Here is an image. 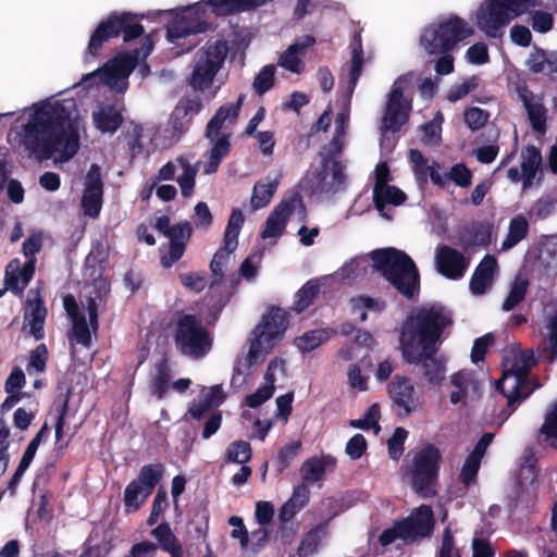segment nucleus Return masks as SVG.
<instances>
[{
    "label": "nucleus",
    "mask_w": 557,
    "mask_h": 557,
    "mask_svg": "<svg viewBox=\"0 0 557 557\" xmlns=\"http://www.w3.org/2000/svg\"><path fill=\"white\" fill-rule=\"evenodd\" d=\"M139 52L136 51L135 55L123 54L112 60L111 65H106L102 70L106 83L112 85L117 81L126 79L137 64Z\"/></svg>",
    "instance_id": "obj_31"
},
{
    "label": "nucleus",
    "mask_w": 557,
    "mask_h": 557,
    "mask_svg": "<svg viewBox=\"0 0 557 557\" xmlns=\"http://www.w3.org/2000/svg\"><path fill=\"white\" fill-rule=\"evenodd\" d=\"M228 461L246 463L251 458V448L248 442L236 441L230 444L226 450Z\"/></svg>",
    "instance_id": "obj_54"
},
{
    "label": "nucleus",
    "mask_w": 557,
    "mask_h": 557,
    "mask_svg": "<svg viewBox=\"0 0 557 557\" xmlns=\"http://www.w3.org/2000/svg\"><path fill=\"white\" fill-rule=\"evenodd\" d=\"M406 194L396 186L386 185L381 188L379 187L377 189H373L374 207L383 216H386L384 214L386 205L400 206L406 201Z\"/></svg>",
    "instance_id": "obj_35"
},
{
    "label": "nucleus",
    "mask_w": 557,
    "mask_h": 557,
    "mask_svg": "<svg viewBox=\"0 0 557 557\" xmlns=\"http://www.w3.org/2000/svg\"><path fill=\"white\" fill-rule=\"evenodd\" d=\"M191 222L197 230L207 231L210 228L213 223V215L206 202L199 201L195 206Z\"/></svg>",
    "instance_id": "obj_56"
},
{
    "label": "nucleus",
    "mask_w": 557,
    "mask_h": 557,
    "mask_svg": "<svg viewBox=\"0 0 557 557\" xmlns=\"http://www.w3.org/2000/svg\"><path fill=\"white\" fill-rule=\"evenodd\" d=\"M411 102L408 100L387 99L382 117V133H397L408 122Z\"/></svg>",
    "instance_id": "obj_25"
},
{
    "label": "nucleus",
    "mask_w": 557,
    "mask_h": 557,
    "mask_svg": "<svg viewBox=\"0 0 557 557\" xmlns=\"http://www.w3.org/2000/svg\"><path fill=\"white\" fill-rule=\"evenodd\" d=\"M492 237L491 225L482 222H472L459 232V243L463 249L473 246H488Z\"/></svg>",
    "instance_id": "obj_30"
},
{
    "label": "nucleus",
    "mask_w": 557,
    "mask_h": 557,
    "mask_svg": "<svg viewBox=\"0 0 557 557\" xmlns=\"http://www.w3.org/2000/svg\"><path fill=\"white\" fill-rule=\"evenodd\" d=\"M388 393L393 403L399 408V416H408L418 407L416 389L409 379L395 376L388 384Z\"/></svg>",
    "instance_id": "obj_22"
},
{
    "label": "nucleus",
    "mask_w": 557,
    "mask_h": 557,
    "mask_svg": "<svg viewBox=\"0 0 557 557\" xmlns=\"http://www.w3.org/2000/svg\"><path fill=\"white\" fill-rule=\"evenodd\" d=\"M521 171L523 173V187L532 185L542 162L541 150L534 145H527L521 151Z\"/></svg>",
    "instance_id": "obj_34"
},
{
    "label": "nucleus",
    "mask_w": 557,
    "mask_h": 557,
    "mask_svg": "<svg viewBox=\"0 0 557 557\" xmlns=\"http://www.w3.org/2000/svg\"><path fill=\"white\" fill-rule=\"evenodd\" d=\"M113 28L119 37L123 35V40L129 42L141 37L145 33L144 26L140 24V17L131 12H111L109 15Z\"/></svg>",
    "instance_id": "obj_26"
},
{
    "label": "nucleus",
    "mask_w": 557,
    "mask_h": 557,
    "mask_svg": "<svg viewBox=\"0 0 557 557\" xmlns=\"http://www.w3.org/2000/svg\"><path fill=\"white\" fill-rule=\"evenodd\" d=\"M529 286L530 282L525 276L521 274L516 275L511 282L510 290L502 305V309L504 311L513 310L524 300Z\"/></svg>",
    "instance_id": "obj_39"
},
{
    "label": "nucleus",
    "mask_w": 557,
    "mask_h": 557,
    "mask_svg": "<svg viewBox=\"0 0 557 557\" xmlns=\"http://www.w3.org/2000/svg\"><path fill=\"white\" fill-rule=\"evenodd\" d=\"M20 144L38 160L60 153V161L65 162L78 150V127L62 102L42 101L34 106V112L22 127Z\"/></svg>",
    "instance_id": "obj_1"
},
{
    "label": "nucleus",
    "mask_w": 557,
    "mask_h": 557,
    "mask_svg": "<svg viewBox=\"0 0 557 557\" xmlns=\"http://www.w3.org/2000/svg\"><path fill=\"white\" fill-rule=\"evenodd\" d=\"M447 177L457 186L468 188L472 184L473 174L465 163H456L447 172Z\"/></svg>",
    "instance_id": "obj_55"
},
{
    "label": "nucleus",
    "mask_w": 557,
    "mask_h": 557,
    "mask_svg": "<svg viewBox=\"0 0 557 557\" xmlns=\"http://www.w3.org/2000/svg\"><path fill=\"white\" fill-rule=\"evenodd\" d=\"M453 391L449 394L451 405L468 406L476 401L481 396L482 383L474 374L467 370H460L450 376Z\"/></svg>",
    "instance_id": "obj_16"
},
{
    "label": "nucleus",
    "mask_w": 557,
    "mask_h": 557,
    "mask_svg": "<svg viewBox=\"0 0 557 557\" xmlns=\"http://www.w3.org/2000/svg\"><path fill=\"white\" fill-rule=\"evenodd\" d=\"M288 313L282 308H272L255 326L249 338V348H273L288 326Z\"/></svg>",
    "instance_id": "obj_10"
},
{
    "label": "nucleus",
    "mask_w": 557,
    "mask_h": 557,
    "mask_svg": "<svg viewBox=\"0 0 557 557\" xmlns=\"http://www.w3.org/2000/svg\"><path fill=\"white\" fill-rule=\"evenodd\" d=\"M277 186L278 182L276 180L270 183H256L250 199L251 207L255 210L267 207L274 196Z\"/></svg>",
    "instance_id": "obj_45"
},
{
    "label": "nucleus",
    "mask_w": 557,
    "mask_h": 557,
    "mask_svg": "<svg viewBox=\"0 0 557 557\" xmlns=\"http://www.w3.org/2000/svg\"><path fill=\"white\" fill-rule=\"evenodd\" d=\"M344 141L342 139L333 138L329 141L327 145L323 146L320 150L321 156V180L325 177L326 170L330 166V163L333 161H337L336 158L343 152Z\"/></svg>",
    "instance_id": "obj_48"
},
{
    "label": "nucleus",
    "mask_w": 557,
    "mask_h": 557,
    "mask_svg": "<svg viewBox=\"0 0 557 557\" xmlns=\"http://www.w3.org/2000/svg\"><path fill=\"white\" fill-rule=\"evenodd\" d=\"M296 52V46H289L280 57L278 65L285 70L299 74L301 71V61Z\"/></svg>",
    "instance_id": "obj_62"
},
{
    "label": "nucleus",
    "mask_w": 557,
    "mask_h": 557,
    "mask_svg": "<svg viewBox=\"0 0 557 557\" xmlns=\"http://www.w3.org/2000/svg\"><path fill=\"white\" fill-rule=\"evenodd\" d=\"M434 520L431 507L420 506L411 516L399 522L400 539L414 541L429 536L433 530Z\"/></svg>",
    "instance_id": "obj_17"
},
{
    "label": "nucleus",
    "mask_w": 557,
    "mask_h": 557,
    "mask_svg": "<svg viewBox=\"0 0 557 557\" xmlns=\"http://www.w3.org/2000/svg\"><path fill=\"white\" fill-rule=\"evenodd\" d=\"M488 117V112L478 107H471L463 112L465 122L471 131H478L483 127Z\"/></svg>",
    "instance_id": "obj_60"
},
{
    "label": "nucleus",
    "mask_w": 557,
    "mask_h": 557,
    "mask_svg": "<svg viewBox=\"0 0 557 557\" xmlns=\"http://www.w3.org/2000/svg\"><path fill=\"white\" fill-rule=\"evenodd\" d=\"M176 162L182 166L183 173L176 180L183 197H189L196 184L197 168L191 165L185 158L180 157Z\"/></svg>",
    "instance_id": "obj_46"
},
{
    "label": "nucleus",
    "mask_w": 557,
    "mask_h": 557,
    "mask_svg": "<svg viewBox=\"0 0 557 557\" xmlns=\"http://www.w3.org/2000/svg\"><path fill=\"white\" fill-rule=\"evenodd\" d=\"M171 377L172 374L166 361H161L157 366V372L151 383V391L158 398H162L166 393Z\"/></svg>",
    "instance_id": "obj_52"
},
{
    "label": "nucleus",
    "mask_w": 557,
    "mask_h": 557,
    "mask_svg": "<svg viewBox=\"0 0 557 557\" xmlns=\"http://www.w3.org/2000/svg\"><path fill=\"white\" fill-rule=\"evenodd\" d=\"M451 325V314L442 306L421 308L404 321L399 348H436L445 330Z\"/></svg>",
    "instance_id": "obj_3"
},
{
    "label": "nucleus",
    "mask_w": 557,
    "mask_h": 557,
    "mask_svg": "<svg viewBox=\"0 0 557 557\" xmlns=\"http://www.w3.org/2000/svg\"><path fill=\"white\" fill-rule=\"evenodd\" d=\"M270 533L264 527H260L252 531L250 535L243 536L242 550L246 557H253L257 555L268 543Z\"/></svg>",
    "instance_id": "obj_43"
},
{
    "label": "nucleus",
    "mask_w": 557,
    "mask_h": 557,
    "mask_svg": "<svg viewBox=\"0 0 557 557\" xmlns=\"http://www.w3.org/2000/svg\"><path fill=\"white\" fill-rule=\"evenodd\" d=\"M35 274V261L27 260L23 265L20 259H12L4 271L5 289L12 292L15 296H23L25 288Z\"/></svg>",
    "instance_id": "obj_18"
},
{
    "label": "nucleus",
    "mask_w": 557,
    "mask_h": 557,
    "mask_svg": "<svg viewBox=\"0 0 557 557\" xmlns=\"http://www.w3.org/2000/svg\"><path fill=\"white\" fill-rule=\"evenodd\" d=\"M151 534L172 557H182V546L168 523L158 525L152 530Z\"/></svg>",
    "instance_id": "obj_41"
},
{
    "label": "nucleus",
    "mask_w": 557,
    "mask_h": 557,
    "mask_svg": "<svg viewBox=\"0 0 557 557\" xmlns=\"http://www.w3.org/2000/svg\"><path fill=\"white\" fill-rule=\"evenodd\" d=\"M236 248H228L225 245L219 248L210 262V270L213 280L210 284V289H214L215 286L221 285L224 281V267L228 263L230 255L234 252Z\"/></svg>",
    "instance_id": "obj_42"
},
{
    "label": "nucleus",
    "mask_w": 557,
    "mask_h": 557,
    "mask_svg": "<svg viewBox=\"0 0 557 557\" xmlns=\"http://www.w3.org/2000/svg\"><path fill=\"white\" fill-rule=\"evenodd\" d=\"M243 101L244 95H239L235 104L225 103L221 106L207 123L205 135L212 143V147L208 152V159L205 163L203 171L206 174L215 173L222 160L230 154L232 147L230 141L231 134L221 133V129L227 120L232 124L237 120Z\"/></svg>",
    "instance_id": "obj_7"
},
{
    "label": "nucleus",
    "mask_w": 557,
    "mask_h": 557,
    "mask_svg": "<svg viewBox=\"0 0 557 557\" xmlns=\"http://www.w3.org/2000/svg\"><path fill=\"white\" fill-rule=\"evenodd\" d=\"M24 327H28L37 341L45 337V321L48 314L45 305L44 284L37 282L36 287L28 290L23 308Z\"/></svg>",
    "instance_id": "obj_13"
},
{
    "label": "nucleus",
    "mask_w": 557,
    "mask_h": 557,
    "mask_svg": "<svg viewBox=\"0 0 557 557\" xmlns=\"http://www.w3.org/2000/svg\"><path fill=\"white\" fill-rule=\"evenodd\" d=\"M332 332L326 329H315L304 333L295 339L297 348H319L330 337Z\"/></svg>",
    "instance_id": "obj_50"
},
{
    "label": "nucleus",
    "mask_w": 557,
    "mask_h": 557,
    "mask_svg": "<svg viewBox=\"0 0 557 557\" xmlns=\"http://www.w3.org/2000/svg\"><path fill=\"white\" fill-rule=\"evenodd\" d=\"M72 336L77 344L89 347L91 344V330L84 314L74 315L72 321Z\"/></svg>",
    "instance_id": "obj_53"
},
{
    "label": "nucleus",
    "mask_w": 557,
    "mask_h": 557,
    "mask_svg": "<svg viewBox=\"0 0 557 557\" xmlns=\"http://www.w3.org/2000/svg\"><path fill=\"white\" fill-rule=\"evenodd\" d=\"M226 399V393L222 385L216 384L210 387H203L197 399H194L185 413V418L193 420L203 419L212 408L218 407Z\"/></svg>",
    "instance_id": "obj_20"
},
{
    "label": "nucleus",
    "mask_w": 557,
    "mask_h": 557,
    "mask_svg": "<svg viewBox=\"0 0 557 557\" xmlns=\"http://www.w3.org/2000/svg\"><path fill=\"white\" fill-rule=\"evenodd\" d=\"M227 52L228 46L223 39L208 44L194 65L188 78L189 86L196 91L208 88L222 67Z\"/></svg>",
    "instance_id": "obj_9"
},
{
    "label": "nucleus",
    "mask_w": 557,
    "mask_h": 557,
    "mask_svg": "<svg viewBox=\"0 0 557 557\" xmlns=\"http://www.w3.org/2000/svg\"><path fill=\"white\" fill-rule=\"evenodd\" d=\"M275 71L274 64H268L256 75L252 87L257 95L262 96L274 86Z\"/></svg>",
    "instance_id": "obj_51"
},
{
    "label": "nucleus",
    "mask_w": 557,
    "mask_h": 557,
    "mask_svg": "<svg viewBox=\"0 0 557 557\" xmlns=\"http://www.w3.org/2000/svg\"><path fill=\"white\" fill-rule=\"evenodd\" d=\"M503 376L498 387L507 399V406L513 410L535 388L540 387L527 376L528 371L537 363L533 350H504Z\"/></svg>",
    "instance_id": "obj_4"
},
{
    "label": "nucleus",
    "mask_w": 557,
    "mask_h": 557,
    "mask_svg": "<svg viewBox=\"0 0 557 557\" xmlns=\"http://www.w3.org/2000/svg\"><path fill=\"white\" fill-rule=\"evenodd\" d=\"M436 351L403 350V357L408 363L419 367L430 384L441 385L446 375V361Z\"/></svg>",
    "instance_id": "obj_14"
},
{
    "label": "nucleus",
    "mask_w": 557,
    "mask_h": 557,
    "mask_svg": "<svg viewBox=\"0 0 557 557\" xmlns=\"http://www.w3.org/2000/svg\"><path fill=\"white\" fill-rule=\"evenodd\" d=\"M163 474L164 466L162 463H151L144 466L139 471L138 478L134 481L139 482L148 492L152 493Z\"/></svg>",
    "instance_id": "obj_47"
},
{
    "label": "nucleus",
    "mask_w": 557,
    "mask_h": 557,
    "mask_svg": "<svg viewBox=\"0 0 557 557\" xmlns=\"http://www.w3.org/2000/svg\"><path fill=\"white\" fill-rule=\"evenodd\" d=\"M438 272L449 280H459L468 268V261L462 252L447 245H442L436 251Z\"/></svg>",
    "instance_id": "obj_21"
},
{
    "label": "nucleus",
    "mask_w": 557,
    "mask_h": 557,
    "mask_svg": "<svg viewBox=\"0 0 557 557\" xmlns=\"http://www.w3.org/2000/svg\"><path fill=\"white\" fill-rule=\"evenodd\" d=\"M245 223V216L239 208H234L228 216L223 235V245L228 248H237L238 236Z\"/></svg>",
    "instance_id": "obj_40"
},
{
    "label": "nucleus",
    "mask_w": 557,
    "mask_h": 557,
    "mask_svg": "<svg viewBox=\"0 0 557 557\" xmlns=\"http://www.w3.org/2000/svg\"><path fill=\"white\" fill-rule=\"evenodd\" d=\"M497 270V259L492 255H485L476 265L471 278L470 290L473 295H483L492 284L494 273Z\"/></svg>",
    "instance_id": "obj_27"
},
{
    "label": "nucleus",
    "mask_w": 557,
    "mask_h": 557,
    "mask_svg": "<svg viewBox=\"0 0 557 557\" xmlns=\"http://www.w3.org/2000/svg\"><path fill=\"white\" fill-rule=\"evenodd\" d=\"M320 294L319 280H309L295 294V300L292 309L297 313H302L318 298Z\"/></svg>",
    "instance_id": "obj_37"
},
{
    "label": "nucleus",
    "mask_w": 557,
    "mask_h": 557,
    "mask_svg": "<svg viewBox=\"0 0 557 557\" xmlns=\"http://www.w3.org/2000/svg\"><path fill=\"white\" fill-rule=\"evenodd\" d=\"M468 61L472 64L482 65L490 61L487 46L484 42H476L470 46L466 52Z\"/></svg>",
    "instance_id": "obj_64"
},
{
    "label": "nucleus",
    "mask_w": 557,
    "mask_h": 557,
    "mask_svg": "<svg viewBox=\"0 0 557 557\" xmlns=\"http://www.w3.org/2000/svg\"><path fill=\"white\" fill-rule=\"evenodd\" d=\"M201 3L187 7L173 17L166 27V38L170 42L184 46L181 40L203 34L210 28V24L201 18Z\"/></svg>",
    "instance_id": "obj_11"
},
{
    "label": "nucleus",
    "mask_w": 557,
    "mask_h": 557,
    "mask_svg": "<svg viewBox=\"0 0 557 557\" xmlns=\"http://www.w3.org/2000/svg\"><path fill=\"white\" fill-rule=\"evenodd\" d=\"M520 100L528 113L531 127L537 134L544 135L547 128V110L541 99L523 85L517 89Z\"/></svg>",
    "instance_id": "obj_23"
},
{
    "label": "nucleus",
    "mask_w": 557,
    "mask_h": 557,
    "mask_svg": "<svg viewBox=\"0 0 557 557\" xmlns=\"http://www.w3.org/2000/svg\"><path fill=\"white\" fill-rule=\"evenodd\" d=\"M472 35L473 28L466 20L451 15L425 27L420 36V45L429 54L446 53L454 51L459 42Z\"/></svg>",
    "instance_id": "obj_8"
},
{
    "label": "nucleus",
    "mask_w": 557,
    "mask_h": 557,
    "mask_svg": "<svg viewBox=\"0 0 557 557\" xmlns=\"http://www.w3.org/2000/svg\"><path fill=\"white\" fill-rule=\"evenodd\" d=\"M528 69L535 74L543 73L548 67L549 73H557V50L544 51L536 48L527 61Z\"/></svg>",
    "instance_id": "obj_36"
},
{
    "label": "nucleus",
    "mask_w": 557,
    "mask_h": 557,
    "mask_svg": "<svg viewBox=\"0 0 557 557\" xmlns=\"http://www.w3.org/2000/svg\"><path fill=\"white\" fill-rule=\"evenodd\" d=\"M540 432L552 446L557 445V403L547 412Z\"/></svg>",
    "instance_id": "obj_57"
},
{
    "label": "nucleus",
    "mask_w": 557,
    "mask_h": 557,
    "mask_svg": "<svg viewBox=\"0 0 557 557\" xmlns=\"http://www.w3.org/2000/svg\"><path fill=\"white\" fill-rule=\"evenodd\" d=\"M202 101L198 96L183 97L172 111L170 124L175 133H186L191 124L193 116L202 109Z\"/></svg>",
    "instance_id": "obj_24"
},
{
    "label": "nucleus",
    "mask_w": 557,
    "mask_h": 557,
    "mask_svg": "<svg viewBox=\"0 0 557 557\" xmlns=\"http://www.w3.org/2000/svg\"><path fill=\"white\" fill-rule=\"evenodd\" d=\"M408 432L404 428H397L387 441L388 455L393 460H399L404 453V444Z\"/></svg>",
    "instance_id": "obj_59"
},
{
    "label": "nucleus",
    "mask_w": 557,
    "mask_h": 557,
    "mask_svg": "<svg viewBox=\"0 0 557 557\" xmlns=\"http://www.w3.org/2000/svg\"><path fill=\"white\" fill-rule=\"evenodd\" d=\"M103 202V182L101 168L92 163L85 177V188L82 196V208L85 215L96 219L99 216Z\"/></svg>",
    "instance_id": "obj_15"
},
{
    "label": "nucleus",
    "mask_w": 557,
    "mask_h": 557,
    "mask_svg": "<svg viewBox=\"0 0 557 557\" xmlns=\"http://www.w3.org/2000/svg\"><path fill=\"white\" fill-rule=\"evenodd\" d=\"M191 222L183 221L172 225L170 233L165 236L170 240L168 255L161 258V264L164 268L172 267L183 257L186 245L191 238Z\"/></svg>",
    "instance_id": "obj_19"
},
{
    "label": "nucleus",
    "mask_w": 557,
    "mask_h": 557,
    "mask_svg": "<svg viewBox=\"0 0 557 557\" xmlns=\"http://www.w3.org/2000/svg\"><path fill=\"white\" fill-rule=\"evenodd\" d=\"M436 557H461L449 527L445 528Z\"/></svg>",
    "instance_id": "obj_61"
},
{
    "label": "nucleus",
    "mask_w": 557,
    "mask_h": 557,
    "mask_svg": "<svg viewBox=\"0 0 557 557\" xmlns=\"http://www.w3.org/2000/svg\"><path fill=\"white\" fill-rule=\"evenodd\" d=\"M113 38H117V36L112 22H110L108 16L106 20L101 21L91 33L87 48L84 52V61L91 62L98 58L103 45Z\"/></svg>",
    "instance_id": "obj_28"
},
{
    "label": "nucleus",
    "mask_w": 557,
    "mask_h": 557,
    "mask_svg": "<svg viewBox=\"0 0 557 557\" xmlns=\"http://www.w3.org/2000/svg\"><path fill=\"white\" fill-rule=\"evenodd\" d=\"M540 5L541 0H485L476 11L475 24L486 36L496 38L515 17Z\"/></svg>",
    "instance_id": "obj_6"
},
{
    "label": "nucleus",
    "mask_w": 557,
    "mask_h": 557,
    "mask_svg": "<svg viewBox=\"0 0 557 557\" xmlns=\"http://www.w3.org/2000/svg\"><path fill=\"white\" fill-rule=\"evenodd\" d=\"M372 268L403 297L412 300L420 293V272L412 258L394 247L371 251Z\"/></svg>",
    "instance_id": "obj_2"
},
{
    "label": "nucleus",
    "mask_w": 557,
    "mask_h": 557,
    "mask_svg": "<svg viewBox=\"0 0 557 557\" xmlns=\"http://www.w3.org/2000/svg\"><path fill=\"white\" fill-rule=\"evenodd\" d=\"M176 348H211L213 339L202 322L191 313H180L174 325Z\"/></svg>",
    "instance_id": "obj_12"
},
{
    "label": "nucleus",
    "mask_w": 557,
    "mask_h": 557,
    "mask_svg": "<svg viewBox=\"0 0 557 557\" xmlns=\"http://www.w3.org/2000/svg\"><path fill=\"white\" fill-rule=\"evenodd\" d=\"M441 459L442 454L434 445H426L412 453L410 460L403 467V474L413 492L422 497H432L436 494Z\"/></svg>",
    "instance_id": "obj_5"
},
{
    "label": "nucleus",
    "mask_w": 557,
    "mask_h": 557,
    "mask_svg": "<svg viewBox=\"0 0 557 557\" xmlns=\"http://www.w3.org/2000/svg\"><path fill=\"white\" fill-rule=\"evenodd\" d=\"M309 497L310 492L305 483L295 486L290 498L280 508V521L282 523L289 522L294 516L307 505Z\"/></svg>",
    "instance_id": "obj_32"
},
{
    "label": "nucleus",
    "mask_w": 557,
    "mask_h": 557,
    "mask_svg": "<svg viewBox=\"0 0 557 557\" xmlns=\"http://www.w3.org/2000/svg\"><path fill=\"white\" fill-rule=\"evenodd\" d=\"M324 473L325 462L317 457L307 459L300 468L302 483H314L321 480Z\"/></svg>",
    "instance_id": "obj_49"
},
{
    "label": "nucleus",
    "mask_w": 557,
    "mask_h": 557,
    "mask_svg": "<svg viewBox=\"0 0 557 557\" xmlns=\"http://www.w3.org/2000/svg\"><path fill=\"white\" fill-rule=\"evenodd\" d=\"M92 121L100 132L115 133L124 122L122 110L116 102L106 103L92 112Z\"/></svg>",
    "instance_id": "obj_29"
},
{
    "label": "nucleus",
    "mask_w": 557,
    "mask_h": 557,
    "mask_svg": "<svg viewBox=\"0 0 557 557\" xmlns=\"http://www.w3.org/2000/svg\"><path fill=\"white\" fill-rule=\"evenodd\" d=\"M529 233V222L522 214L516 215L509 222L508 234L502 244L504 250H508L523 240Z\"/></svg>",
    "instance_id": "obj_38"
},
{
    "label": "nucleus",
    "mask_w": 557,
    "mask_h": 557,
    "mask_svg": "<svg viewBox=\"0 0 557 557\" xmlns=\"http://www.w3.org/2000/svg\"><path fill=\"white\" fill-rule=\"evenodd\" d=\"M373 369L372 358L366 354L357 363L349 366L347 370V382L352 389L364 392L368 388V373Z\"/></svg>",
    "instance_id": "obj_33"
},
{
    "label": "nucleus",
    "mask_w": 557,
    "mask_h": 557,
    "mask_svg": "<svg viewBox=\"0 0 557 557\" xmlns=\"http://www.w3.org/2000/svg\"><path fill=\"white\" fill-rule=\"evenodd\" d=\"M274 389V383L265 381L263 386L259 387L253 394L246 396L245 401L249 407L256 408L270 399Z\"/></svg>",
    "instance_id": "obj_63"
},
{
    "label": "nucleus",
    "mask_w": 557,
    "mask_h": 557,
    "mask_svg": "<svg viewBox=\"0 0 557 557\" xmlns=\"http://www.w3.org/2000/svg\"><path fill=\"white\" fill-rule=\"evenodd\" d=\"M409 160L413 165V172L417 181L420 184L428 183V160L424 158L423 153L419 149H410L409 150Z\"/></svg>",
    "instance_id": "obj_58"
},
{
    "label": "nucleus",
    "mask_w": 557,
    "mask_h": 557,
    "mask_svg": "<svg viewBox=\"0 0 557 557\" xmlns=\"http://www.w3.org/2000/svg\"><path fill=\"white\" fill-rule=\"evenodd\" d=\"M148 492L139 482L131 481L124 491V505L126 510L136 511L150 496Z\"/></svg>",
    "instance_id": "obj_44"
}]
</instances>
